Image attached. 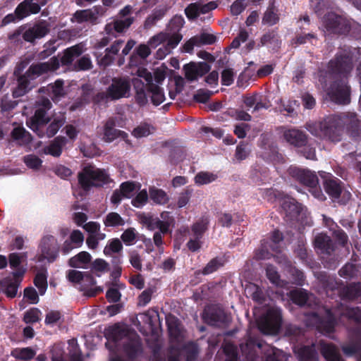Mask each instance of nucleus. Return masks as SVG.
Masks as SVG:
<instances>
[{"mask_svg":"<svg viewBox=\"0 0 361 361\" xmlns=\"http://www.w3.org/2000/svg\"><path fill=\"white\" fill-rule=\"evenodd\" d=\"M352 54L345 50L338 51L327 65L325 75L319 76V81L326 86V77L329 75L334 80L327 88V94L331 101L339 104H348L350 102V87L348 85V75L353 69Z\"/></svg>","mask_w":361,"mask_h":361,"instance_id":"1","label":"nucleus"},{"mask_svg":"<svg viewBox=\"0 0 361 361\" xmlns=\"http://www.w3.org/2000/svg\"><path fill=\"white\" fill-rule=\"evenodd\" d=\"M306 128L315 137L334 143L339 142L343 135V113L329 115L319 122L307 123Z\"/></svg>","mask_w":361,"mask_h":361,"instance_id":"2","label":"nucleus"},{"mask_svg":"<svg viewBox=\"0 0 361 361\" xmlns=\"http://www.w3.org/2000/svg\"><path fill=\"white\" fill-rule=\"evenodd\" d=\"M304 315L307 326L315 328L322 334L334 332L336 319L331 309L322 307L316 311L305 312Z\"/></svg>","mask_w":361,"mask_h":361,"instance_id":"3","label":"nucleus"},{"mask_svg":"<svg viewBox=\"0 0 361 361\" xmlns=\"http://www.w3.org/2000/svg\"><path fill=\"white\" fill-rule=\"evenodd\" d=\"M52 107V104L49 99L46 97H39L35 102V112L26 124L33 132L39 137L44 135V127L47 126L51 120L48 115V111Z\"/></svg>","mask_w":361,"mask_h":361,"instance_id":"4","label":"nucleus"},{"mask_svg":"<svg viewBox=\"0 0 361 361\" xmlns=\"http://www.w3.org/2000/svg\"><path fill=\"white\" fill-rule=\"evenodd\" d=\"M288 173L300 184L310 188V191L314 197L321 201L326 199L325 195L319 187V178L314 171L308 169L290 166L288 169Z\"/></svg>","mask_w":361,"mask_h":361,"instance_id":"5","label":"nucleus"},{"mask_svg":"<svg viewBox=\"0 0 361 361\" xmlns=\"http://www.w3.org/2000/svg\"><path fill=\"white\" fill-rule=\"evenodd\" d=\"M78 179L80 188L85 191H89L92 187H102L107 184L110 178L105 170L87 166L78 173Z\"/></svg>","mask_w":361,"mask_h":361,"instance_id":"6","label":"nucleus"},{"mask_svg":"<svg viewBox=\"0 0 361 361\" xmlns=\"http://www.w3.org/2000/svg\"><path fill=\"white\" fill-rule=\"evenodd\" d=\"M281 311L277 308L269 309L257 321L259 330L264 334H276L281 326Z\"/></svg>","mask_w":361,"mask_h":361,"instance_id":"7","label":"nucleus"},{"mask_svg":"<svg viewBox=\"0 0 361 361\" xmlns=\"http://www.w3.org/2000/svg\"><path fill=\"white\" fill-rule=\"evenodd\" d=\"M202 319L207 325L218 328H226L231 322V316L216 305H212L204 308Z\"/></svg>","mask_w":361,"mask_h":361,"instance_id":"8","label":"nucleus"},{"mask_svg":"<svg viewBox=\"0 0 361 361\" xmlns=\"http://www.w3.org/2000/svg\"><path fill=\"white\" fill-rule=\"evenodd\" d=\"M322 22L326 31L331 34L346 35L351 29L349 20L334 12L325 14Z\"/></svg>","mask_w":361,"mask_h":361,"instance_id":"9","label":"nucleus"},{"mask_svg":"<svg viewBox=\"0 0 361 361\" xmlns=\"http://www.w3.org/2000/svg\"><path fill=\"white\" fill-rule=\"evenodd\" d=\"M106 9L101 5L94 6L91 8L77 10L71 18V23L82 24L90 23L92 25L99 23V18L104 16Z\"/></svg>","mask_w":361,"mask_h":361,"instance_id":"10","label":"nucleus"},{"mask_svg":"<svg viewBox=\"0 0 361 361\" xmlns=\"http://www.w3.org/2000/svg\"><path fill=\"white\" fill-rule=\"evenodd\" d=\"M107 88L111 101L128 98L131 90L130 79L127 76L114 77Z\"/></svg>","mask_w":361,"mask_h":361,"instance_id":"11","label":"nucleus"},{"mask_svg":"<svg viewBox=\"0 0 361 361\" xmlns=\"http://www.w3.org/2000/svg\"><path fill=\"white\" fill-rule=\"evenodd\" d=\"M343 354L348 357L357 355V361H361V329H352L348 336V340L341 345Z\"/></svg>","mask_w":361,"mask_h":361,"instance_id":"12","label":"nucleus"},{"mask_svg":"<svg viewBox=\"0 0 361 361\" xmlns=\"http://www.w3.org/2000/svg\"><path fill=\"white\" fill-rule=\"evenodd\" d=\"M218 4L212 1L203 4L201 1L189 4L185 8L184 12L189 20L197 19L201 14H207L216 9Z\"/></svg>","mask_w":361,"mask_h":361,"instance_id":"13","label":"nucleus"},{"mask_svg":"<svg viewBox=\"0 0 361 361\" xmlns=\"http://www.w3.org/2000/svg\"><path fill=\"white\" fill-rule=\"evenodd\" d=\"M343 128L348 135L354 140H361V121L355 113H343Z\"/></svg>","mask_w":361,"mask_h":361,"instance_id":"14","label":"nucleus"},{"mask_svg":"<svg viewBox=\"0 0 361 361\" xmlns=\"http://www.w3.org/2000/svg\"><path fill=\"white\" fill-rule=\"evenodd\" d=\"M123 350L130 360H135L143 353V345L140 337L135 334L129 338L123 344Z\"/></svg>","mask_w":361,"mask_h":361,"instance_id":"15","label":"nucleus"},{"mask_svg":"<svg viewBox=\"0 0 361 361\" xmlns=\"http://www.w3.org/2000/svg\"><path fill=\"white\" fill-rule=\"evenodd\" d=\"M280 204L287 221H292L297 219L302 210L301 204L294 198L288 196L282 197Z\"/></svg>","mask_w":361,"mask_h":361,"instance_id":"16","label":"nucleus"},{"mask_svg":"<svg viewBox=\"0 0 361 361\" xmlns=\"http://www.w3.org/2000/svg\"><path fill=\"white\" fill-rule=\"evenodd\" d=\"M134 18L128 17L125 19H116L104 26V32L112 37H117L118 34L125 32L133 23Z\"/></svg>","mask_w":361,"mask_h":361,"instance_id":"17","label":"nucleus"},{"mask_svg":"<svg viewBox=\"0 0 361 361\" xmlns=\"http://www.w3.org/2000/svg\"><path fill=\"white\" fill-rule=\"evenodd\" d=\"M37 1L38 0H23L16 8V15L23 20L30 15L39 13L41 7L47 2L44 1L39 4Z\"/></svg>","mask_w":361,"mask_h":361,"instance_id":"18","label":"nucleus"},{"mask_svg":"<svg viewBox=\"0 0 361 361\" xmlns=\"http://www.w3.org/2000/svg\"><path fill=\"white\" fill-rule=\"evenodd\" d=\"M51 62H39L32 63L26 71L27 76L35 80L38 77L51 71H54L59 67V63L56 58L51 59Z\"/></svg>","mask_w":361,"mask_h":361,"instance_id":"19","label":"nucleus"},{"mask_svg":"<svg viewBox=\"0 0 361 361\" xmlns=\"http://www.w3.org/2000/svg\"><path fill=\"white\" fill-rule=\"evenodd\" d=\"M49 32V25L43 20L35 23L24 32L22 31V38L25 42H33L36 39L44 37Z\"/></svg>","mask_w":361,"mask_h":361,"instance_id":"20","label":"nucleus"},{"mask_svg":"<svg viewBox=\"0 0 361 361\" xmlns=\"http://www.w3.org/2000/svg\"><path fill=\"white\" fill-rule=\"evenodd\" d=\"M167 37L162 47H160L157 51V56L159 59H163L166 55L171 53L172 50L174 49L183 39V35L181 33L172 32L169 31L164 32Z\"/></svg>","mask_w":361,"mask_h":361,"instance_id":"21","label":"nucleus"},{"mask_svg":"<svg viewBox=\"0 0 361 361\" xmlns=\"http://www.w3.org/2000/svg\"><path fill=\"white\" fill-rule=\"evenodd\" d=\"M39 92L49 95L55 103L59 102L66 94L64 90V82L61 79H57L54 82L49 84L47 87H40Z\"/></svg>","mask_w":361,"mask_h":361,"instance_id":"22","label":"nucleus"},{"mask_svg":"<svg viewBox=\"0 0 361 361\" xmlns=\"http://www.w3.org/2000/svg\"><path fill=\"white\" fill-rule=\"evenodd\" d=\"M283 137L288 144L296 148H301L308 140V135L305 132L295 128L285 130Z\"/></svg>","mask_w":361,"mask_h":361,"instance_id":"23","label":"nucleus"},{"mask_svg":"<svg viewBox=\"0 0 361 361\" xmlns=\"http://www.w3.org/2000/svg\"><path fill=\"white\" fill-rule=\"evenodd\" d=\"M323 185L325 192L331 199L338 200L340 197L343 188L340 179L330 175L324 178Z\"/></svg>","mask_w":361,"mask_h":361,"instance_id":"24","label":"nucleus"},{"mask_svg":"<svg viewBox=\"0 0 361 361\" xmlns=\"http://www.w3.org/2000/svg\"><path fill=\"white\" fill-rule=\"evenodd\" d=\"M119 137L126 138L128 137V134L123 130L116 129L115 118H109L104 126V140L106 142H111Z\"/></svg>","mask_w":361,"mask_h":361,"instance_id":"25","label":"nucleus"},{"mask_svg":"<svg viewBox=\"0 0 361 361\" xmlns=\"http://www.w3.org/2000/svg\"><path fill=\"white\" fill-rule=\"evenodd\" d=\"M26 258V253L12 252L8 255L10 267L14 271L12 272L13 278H23L26 272V268L21 266L23 259Z\"/></svg>","mask_w":361,"mask_h":361,"instance_id":"26","label":"nucleus"},{"mask_svg":"<svg viewBox=\"0 0 361 361\" xmlns=\"http://www.w3.org/2000/svg\"><path fill=\"white\" fill-rule=\"evenodd\" d=\"M133 85L135 92V99L140 106H143L147 104L148 99L147 96V87L145 82L138 78L132 79L131 85Z\"/></svg>","mask_w":361,"mask_h":361,"instance_id":"27","label":"nucleus"},{"mask_svg":"<svg viewBox=\"0 0 361 361\" xmlns=\"http://www.w3.org/2000/svg\"><path fill=\"white\" fill-rule=\"evenodd\" d=\"M315 248L322 253L331 255L335 250V245L331 238L325 233H319L314 240Z\"/></svg>","mask_w":361,"mask_h":361,"instance_id":"28","label":"nucleus"},{"mask_svg":"<svg viewBox=\"0 0 361 361\" xmlns=\"http://www.w3.org/2000/svg\"><path fill=\"white\" fill-rule=\"evenodd\" d=\"M96 284V280L92 274L89 271H85L84 279L80 283V290L85 291L86 295L89 297L96 296L99 293L102 292V288L97 287L92 288V286Z\"/></svg>","mask_w":361,"mask_h":361,"instance_id":"29","label":"nucleus"},{"mask_svg":"<svg viewBox=\"0 0 361 361\" xmlns=\"http://www.w3.org/2000/svg\"><path fill=\"white\" fill-rule=\"evenodd\" d=\"M343 300H353L361 296V283H350L338 290Z\"/></svg>","mask_w":361,"mask_h":361,"instance_id":"30","label":"nucleus"},{"mask_svg":"<svg viewBox=\"0 0 361 361\" xmlns=\"http://www.w3.org/2000/svg\"><path fill=\"white\" fill-rule=\"evenodd\" d=\"M321 354L326 361H345L338 348L332 343L321 344Z\"/></svg>","mask_w":361,"mask_h":361,"instance_id":"31","label":"nucleus"},{"mask_svg":"<svg viewBox=\"0 0 361 361\" xmlns=\"http://www.w3.org/2000/svg\"><path fill=\"white\" fill-rule=\"evenodd\" d=\"M23 278H6L0 282V286L5 295L10 298L17 295L18 288Z\"/></svg>","mask_w":361,"mask_h":361,"instance_id":"32","label":"nucleus"},{"mask_svg":"<svg viewBox=\"0 0 361 361\" xmlns=\"http://www.w3.org/2000/svg\"><path fill=\"white\" fill-rule=\"evenodd\" d=\"M54 240L55 239L53 235H47L41 241V251L49 262H54L59 256L58 249H51L49 244Z\"/></svg>","mask_w":361,"mask_h":361,"instance_id":"33","label":"nucleus"},{"mask_svg":"<svg viewBox=\"0 0 361 361\" xmlns=\"http://www.w3.org/2000/svg\"><path fill=\"white\" fill-rule=\"evenodd\" d=\"M11 136L13 140L18 141L20 145H27L32 141L31 134L23 126L14 128L11 133Z\"/></svg>","mask_w":361,"mask_h":361,"instance_id":"34","label":"nucleus"},{"mask_svg":"<svg viewBox=\"0 0 361 361\" xmlns=\"http://www.w3.org/2000/svg\"><path fill=\"white\" fill-rule=\"evenodd\" d=\"M82 53L81 47L79 44L67 48L61 58V63L63 66H69L76 57Z\"/></svg>","mask_w":361,"mask_h":361,"instance_id":"35","label":"nucleus"},{"mask_svg":"<svg viewBox=\"0 0 361 361\" xmlns=\"http://www.w3.org/2000/svg\"><path fill=\"white\" fill-rule=\"evenodd\" d=\"M280 20L278 9L274 2L270 4L262 17V23L264 25L273 26L279 23Z\"/></svg>","mask_w":361,"mask_h":361,"instance_id":"36","label":"nucleus"},{"mask_svg":"<svg viewBox=\"0 0 361 361\" xmlns=\"http://www.w3.org/2000/svg\"><path fill=\"white\" fill-rule=\"evenodd\" d=\"M66 143V138L63 136H58L55 137L54 141L45 149L46 154H50L54 157L61 156L63 147Z\"/></svg>","mask_w":361,"mask_h":361,"instance_id":"37","label":"nucleus"},{"mask_svg":"<svg viewBox=\"0 0 361 361\" xmlns=\"http://www.w3.org/2000/svg\"><path fill=\"white\" fill-rule=\"evenodd\" d=\"M91 255L86 252L82 251L71 257L68 259V265L73 268H83L84 265L89 264L91 262Z\"/></svg>","mask_w":361,"mask_h":361,"instance_id":"38","label":"nucleus"},{"mask_svg":"<svg viewBox=\"0 0 361 361\" xmlns=\"http://www.w3.org/2000/svg\"><path fill=\"white\" fill-rule=\"evenodd\" d=\"M225 261L221 257H216L212 259L202 270L195 271V274L209 275L216 271L224 265Z\"/></svg>","mask_w":361,"mask_h":361,"instance_id":"39","label":"nucleus"},{"mask_svg":"<svg viewBox=\"0 0 361 361\" xmlns=\"http://www.w3.org/2000/svg\"><path fill=\"white\" fill-rule=\"evenodd\" d=\"M288 296L294 304L300 307L305 305L309 299L307 291L302 288L290 290Z\"/></svg>","mask_w":361,"mask_h":361,"instance_id":"40","label":"nucleus"},{"mask_svg":"<svg viewBox=\"0 0 361 361\" xmlns=\"http://www.w3.org/2000/svg\"><path fill=\"white\" fill-rule=\"evenodd\" d=\"M65 123L66 117L64 115L61 114L54 116L47 128V136L48 137H54L58 133L59 130L65 124Z\"/></svg>","mask_w":361,"mask_h":361,"instance_id":"41","label":"nucleus"},{"mask_svg":"<svg viewBox=\"0 0 361 361\" xmlns=\"http://www.w3.org/2000/svg\"><path fill=\"white\" fill-rule=\"evenodd\" d=\"M300 361H319L318 354L314 346L305 345L298 351Z\"/></svg>","mask_w":361,"mask_h":361,"instance_id":"42","label":"nucleus"},{"mask_svg":"<svg viewBox=\"0 0 361 361\" xmlns=\"http://www.w3.org/2000/svg\"><path fill=\"white\" fill-rule=\"evenodd\" d=\"M150 199L156 204H165L169 201L167 193L162 189L152 187L149 188Z\"/></svg>","mask_w":361,"mask_h":361,"instance_id":"43","label":"nucleus"},{"mask_svg":"<svg viewBox=\"0 0 361 361\" xmlns=\"http://www.w3.org/2000/svg\"><path fill=\"white\" fill-rule=\"evenodd\" d=\"M268 44H273L275 46H279L281 44L277 28L268 30L261 37L260 46H265Z\"/></svg>","mask_w":361,"mask_h":361,"instance_id":"44","label":"nucleus"},{"mask_svg":"<svg viewBox=\"0 0 361 361\" xmlns=\"http://www.w3.org/2000/svg\"><path fill=\"white\" fill-rule=\"evenodd\" d=\"M209 219L207 217H202L193 224L191 227L192 232L197 238H202L205 231L208 229Z\"/></svg>","mask_w":361,"mask_h":361,"instance_id":"45","label":"nucleus"},{"mask_svg":"<svg viewBox=\"0 0 361 361\" xmlns=\"http://www.w3.org/2000/svg\"><path fill=\"white\" fill-rule=\"evenodd\" d=\"M147 91L152 93L151 100L154 105L159 106L164 101V91L158 85L151 84Z\"/></svg>","mask_w":361,"mask_h":361,"instance_id":"46","label":"nucleus"},{"mask_svg":"<svg viewBox=\"0 0 361 361\" xmlns=\"http://www.w3.org/2000/svg\"><path fill=\"white\" fill-rule=\"evenodd\" d=\"M36 355V352L30 347L16 348L12 353L11 355L18 360H29L32 359Z\"/></svg>","mask_w":361,"mask_h":361,"instance_id":"47","label":"nucleus"},{"mask_svg":"<svg viewBox=\"0 0 361 361\" xmlns=\"http://www.w3.org/2000/svg\"><path fill=\"white\" fill-rule=\"evenodd\" d=\"M358 271L359 269L356 264L347 263L339 270L338 274L344 279H351L357 276Z\"/></svg>","mask_w":361,"mask_h":361,"instance_id":"48","label":"nucleus"},{"mask_svg":"<svg viewBox=\"0 0 361 361\" xmlns=\"http://www.w3.org/2000/svg\"><path fill=\"white\" fill-rule=\"evenodd\" d=\"M104 224L106 227H118L125 224L124 219L116 212L109 213L104 219Z\"/></svg>","mask_w":361,"mask_h":361,"instance_id":"49","label":"nucleus"},{"mask_svg":"<svg viewBox=\"0 0 361 361\" xmlns=\"http://www.w3.org/2000/svg\"><path fill=\"white\" fill-rule=\"evenodd\" d=\"M185 24V20L182 16L176 15L167 25L166 30L169 32L180 33V31Z\"/></svg>","mask_w":361,"mask_h":361,"instance_id":"50","label":"nucleus"},{"mask_svg":"<svg viewBox=\"0 0 361 361\" xmlns=\"http://www.w3.org/2000/svg\"><path fill=\"white\" fill-rule=\"evenodd\" d=\"M183 350L185 354V361H195L199 354L198 345L195 342L186 343Z\"/></svg>","mask_w":361,"mask_h":361,"instance_id":"51","label":"nucleus"},{"mask_svg":"<svg viewBox=\"0 0 361 361\" xmlns=\"http://www.w3.org/2000/svg\"><path fill=\"white\" fill-rule=\"evenodd\" d=\"M93 67L91 59L88 54L83 55L74 63L73 68L76 71H89Z\"/></svg>","mask_w":361,"mask_h":361,"instance_id":"52","label":"nucleus"},{"mask_svg":"<svg viewBox=\"0 0 361 361\" xmlns=\"http://www.w3.org/2000/svg\"><path fill=\"white\" fill-rule=\"evenodd\" d=\"M217 178V175L208 171L199 172L195 176V182L197 185L209 184Z\"/></svg>","mask_w":361,"mask_h":361,"instance_id":"53","label":"nucleus"},{"mask_svg":"<svg viewBox=\"0 0 361 361\" xmlns=\"http://www.w3.org/2000/svg\"><path fill=\"white\" fill-rule=\"evenodd\" d=\"M123 250V245L118 238H114L109 242L104 249V254L110 256L111 253H118Z\"/></svg>","mask_w":361,"mask_h":361,"instance_id":"54","label":"nucleus"},{"mask_svg":"<svg viewBox=\"0 0 361 361\" xmlns=\"http://www.w3.org/2000/svg\"><path fill=\"white\" fill-rule=\"evenodd\" d=\"M41 311L37 307H32L27 310L23 317V321L26 324H34L40 320Z\"/></svg>","mask_w":361,"mask_h":361,"instance_id":"55","label":"nucleus"},{"mask_svg":"<svg viewBox=\"0 0 361 361\" xmlns=\"http://www.w3.org/2000/svg\"><path fill=\"white\" fill-rule=\"evenodd\" d=\"M333 237L342 247H345L348 242V236L345 232L335 224V229L331 228Z\"/></svg>","mask_w":361,"mask_h":361,"instance_id":"56","label":"nucleus"},{"mask_svg":"<svg viewBox=\"0 0 361 361\" xmlns=\"http://www.w3.org/2000/svg\"><path fill=\"white\" fill-rule=\"evenodd\" d=\"M47 276L43 272L37 273L34 279V284L39 289V294L44 295L47 288Z\"/></svg>","mask_w":361,"mask_h":361,"instance_id":"57","label":"nucleus"},{"mask_svg":"<svg viewBox=\"0 0 361 361\" xmlns=\"http://www.w3.org/2000/svg\"><path fill=\"white\" fill-rule=\"evenodd\" d=\"M25 165L32 169L38 170L42 164V160L35 154H27L23 157Z\"/></svg>","mask_w":361,"mask_h":361,"instance_id":"58","label":"nucleus"},{"mask_svg":"<svg viewBox=\"0 0 361 361\" xmlns=\"http://www.w3.org/2000/svg\"><path fill=\"white\" fill-rule=\"evenodd\" d=\"M266 275L270 282L274 285H279L280 275L276 268L272 264H267L266 267Z\"/></svg>","mask_w":361,"mask_h":361,"instance_id":"59","label":"nucleus"},{"mask_svg":"<svg viewBox=\"0 0 361 361\" xmlns=\"http://www.w3.org/2000/svg\"><path fill=\"white\" fill-rule=\"evenodd\" d=\"M185 77L189 81H194L197 79L196 63L190 62L183 66Z\"/></svg>","mask_w":361,"mask_h":361,"instance_id":"60","label":"nucleus"},{"mask_svg":"<svg viewBox=\"0 0 361 361\" xmlns=\"http://www.w3.org/2000/svg\"><path fill=\"white\" fill-rule=\"evenodd\" d=\"M148 200V195L146 190L140 191L132 200L131 204L133 207L140 208L143 207Z\"/></svg>","mask_w":361,"mask_h":361,"instance_id":"61","label":"nucleus"},{"mask_svg":"<svg viewBox=\"0 0 361 361\" xmlns=\"http://www.w3.org/2000/svg\"><path fill=\"white\" fill-rule=\"evenodd\" d=\"M299 153L307 159H316V150L310 144L306 142L301 148H298Z\"/></svg>","mask_w":361,"mask_h":361,"instance_id":"62","label":"nucleus"},{"mask_svg":"<svg viewBox=\"0 0 361 361\" xmlns=\"http://www.w3.org/2000/svg\"><path fill=\"white\" fill-rule=\"evenodd\" d=\"M121 239L127 245H133L136 239V233L134 228H128L121 234Z\"/></svg>","mask_w":361,"mask_h":361,"instance_id":"63","label":"nucleus"},{"mask_svg":"<svg viewBox=\"0 0 361 361\" xmlns=\"http://www.w3.org/2000/svg\"><path fill=\"white\" fill-rule=\"evenodd\" d=\"M266 361H286V357L283 351L274 348L271 353L267 355Z\"/></svg>","mask_w":361,"mask_h":361,"instance_id":"64","label":"nucleus"}]
</instances>
